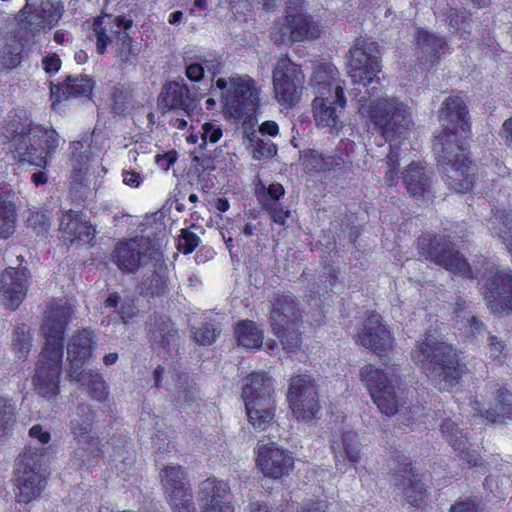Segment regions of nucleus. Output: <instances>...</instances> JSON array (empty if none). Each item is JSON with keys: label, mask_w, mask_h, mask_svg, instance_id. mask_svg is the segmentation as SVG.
I'll use <instances>...</instances> for the list:
<instances>
[{"label": "nucleus", "mask_w": 512, "mask_h": 512, "mask_svg": "<svg viewBox=\"0 0 512 512\" xmlns=\"http://www.w3.org/2000/svg\"><path fill=\"white\" fill-rule=\"evenodd\" d=\"M0 134L11 142L13 157L31 165L45 168L48 157L58 147V133L31 121L25 112L7 116Z\"/></svg>", "instance_id": "nucleus-1"}, {"label": "nucleus", "mask_w": 512, "mask_h": 512, "mask_svg": "<svg viewBox=\"0 0 512 512\" xmlns=\"http://www.w3.org/2000/svg\"><path fill=\"white\" fill-rule=\"evenodd\" d=\"M315 98L312 112L316 125L330 130H339L343 124L340 110L346 106L344 82L339 78V71L331 63L317 65L309 83Z\"/></svg>", "instance_id": "nucleus-2"}, {"label": "nucleus", "mask_w": 512, "mask_h": 512, "mask_svg": "<svg viewBox=\"0 0 512 512\" xmlns=\"http://www.w3.org/2000/svg\"><path fill=\"white\" fill-rule=\"evenodd\" d=\"M411 358L440 390L449 389L464 374L457 350L431 334L417 341Z\"/></svg>", "instance_id": "nucleus-3"}, {"label": "nucleus", "mask_w": 512, "mask_h": 512, "mask_svg": "<svg viewBox=\"0 0 512 512\" xmlns=\"http://www.w3.org/2000/svg\"><path fill=\"white\" fill-rule=\"evenodd\" d=\"M360 112L381 129L382 136L390 145L388 180H393L394 169L398 166L395 148L406 139L413 125L411 109L395 97H383L362 106Z\"/></svg>", "instance_id": "nucleus-4"}, {"label": "nucleus", "mask_w": 512, "mask_h": 512, "mask_svg": "<svg viewBox=\"0 0 512 512\" xmlns=\"http://www.w3.org/2000/svg\"><path fill=\"white\" fill-rule=\"evenodd\" d=\"M46 448L26 447L18 456L15 466L16 497L19 502L30 503L46 487Z\"/></svg>", "instance_id": "nucleus-5"}, {"label": "nucleus", "mask_w": 512, "mask_h": 512, "mask_svg": "<svg viewBox=\"0 0 512 512\" xmlns=\"http://www.w3.org/2000/svg\"><path fill=\"white\" fill-rule=\"evenodd\" d=\"M215 84L222 91L221 101L225 114L240 119L248 118L256 111L258 88L249 75L235 74L228 78H218Z\"/></svg>", "instance_id": "nucleus-6"}, {"label": "nucleus", "mask_w": 512, "mask_h": 512, "mask_svg": "<svg viewBox=\"0 0 512 512\" xmlns=\"http://www.w3.org/2000/svg\"><path fill=\"white\" fill-rule=\"evenodd\" d=\"M270 326L283 348L296 351L301 345L302 314L299 304L290 295H275L271 300Z\"/></svg>", "instance_id": "nucleus-7"}, {"label": "nucleus", "mask_w": 512, "mask_h": 512, "mask_svg": "<svg viewBox=\"0 0 512 512\" xmlns=\"http://www.w3.org/2000/svg\"><path fill=\"white\" fill-rule=\"evenodd\" d=\"M359 376L380 412L387 416L394 415L399 408V399L394 387L398 377L394 371L367 364L360 369Z\"/></svg>", "instance_id": "nucleus-8"}, {"label": "nucleus", "mask_w": 512, "mask_h": 512, "mask_svg": "<svg viewBox=\"0 0 512 512\" xmlns=\"http://www.w3.org/2000/svg\"><path fill=\"white\" fill-rule=\"evenodd\" d=\"M482 294L487 307L497 314H512V272L487 263Z\"/></svg>", "instance_id": "nucleus-9"}, {"label": "nucleus", "mask_w": 512, "mask_h": 512, "mask_svg": "<svg viewBox=\"0 0 512 512\" xmlns=\"http://www.w3.org/2000/svg\"><path fill=\"white\" fill-rule=\"evenodd\" d=\"M275 99L285 107L296 106L302 97L305 75L301 67L288 58L278 60L272 73Z\"/></svg>", "instance_id": "nucleus-10"}, {"label": "nucleus", "mask_w": 512, "mask_h": 512, "mask_svg": "<svg viewBox=\"0 0 512 512\" xmlns=\"http://www.w3.org/2000/svg\"><path fill=\"white\" fill-rule=\"evenodd\" d=\"M287 400L297 420L308 422L316 418L319 413L317 385L309 375H296L290 379Z\"/></svg>", "instance_id": "nucleus-11"}, {"label": "nucleus", "mask_w": 512, "mask_h": 512, "mask_svg": "<svg viewBox=\"0 0 512 512\" xmlns=\"http://www.w3.org/2000/svg\"><path fill=\"white\" fill-rule=\"evenodd\" d=\"M322 32V26L311 15L288 12L283 20L275 23L271 38L276 44H289L319 38Z\"/></svg>", "instance_id": "nucleus-12"}, {"label": "nucleus", "mask_w": 512, "mask_h": 512, "mask_svg": "<svg viewBox=\"0 0 512 512\" xmlns=\"http://www.w3.org/2000/svg\"><path fill=\"white\" fill-rule=\"evenodd\" d=\"M418 246L421 254L437 265L454 273L465 276L472 275L467 260L445 238L430 235L422 236L419 238Z\"/></svg>", "instance_id": "nucleus-13"}, {"label": "nucleus", "mask_w": 512, "mask_h": 512, "mask_svg": "<svg viewBox=\"0 0 512 512\" xmlns=\"http://www.w3.org/2000/svg\"><path fill=\"white\" fill-rule=\"evenodd\" d=\"M379 71L378 45L375 42L358 40L348 52L349 77L354 83L367 86Z\"/></svg>", "instance_id": "nucleus-14"}, {"label": "nucleus", "mask_w": 512, "mask_h": 512, "mask_svg": "<svg viewBox=\"0 0 512 512\" xmlns=\"http://www.w3.org/2000/svg\"><path fill=\"white\" fill-rule=\"evenodd\" d=\"M63 12L64 5L61 0H40L38 5L27 1L16 19L35 36L40 32L50 31L59 22Z\"/></svg>", "instance_id": "nucleus-15"}, {"label": "nucleus", "mask_w": 512, "mask_h": 512, "mask_svg": "<svg viewBox=\"0 0 512 512\" xmlns=\"http://www.w3.org/2000/svg\"><path fill=\"white\" fill-rule=\"evenodd\" d=\"M72 315V308L67 304H51L44 313L41 333L45 345L41 353L45 355L59 352L63 356V340L67 325Z\"/></svg>", "instance_id": "nucleus-16"}, {"label": "nucleus", "mask_w": 512, "mask_h": 512, "mask_svg": "<svg viewBox=\"0 0 512 512\" xmlns=\"http://www.w3.org/2000/svg\"><path fill=\"white\" fill-rule=\"evenodd\" d=\"M152 242L146 237H135L116 244L111 259L124 273H135L150 259Z\"/></svg>", "instance_id": "nucleus-17"}, {"label": "nucleus", "mask_w": 512, "mask_h": 512, "mask_svg": "<svg viewBox=\"0 0 512 512\" xmlns=\"http://www.w3.org/2000/svg\"><path fill=\"white\" fill-rule=\"evenodd\" d=\"M462 132L454 133L442 131L434 142L433 149L436 154L440 170L445 166H452L468 160L466 151L470 137L469 127L463 126Z\"/></svg>", "instance_id": "nucleus-18"}, {"label": "nucleus", "mask_w": 512, "mask_h": 512, "mask_svg": "<svg viewBox=\"0 0 512 512\" xmlns=\"http://www.w3.org/2000/svg\"><path fill=\"white\" fill-rule=\"evenodd\" d=\"M257 467L265 477L281 479L288 476L294 467L292 454L274 442L257 445Z\"/></svg>", "instance_id": "nucleus-19"}, {"label": "nucleus", "mask_w": 512, "mask_h": 512, "mask_svg": "<svg viewBox=\"0 0 512 512\" xmlns=\"http://www.w3.org/2000/svg\"><path fill=\"white\" fill-rule=\"evenodd\" d=\"M62 358L56 354H40L36 364L33 385L38 395L45 399L55 398L59 394V380L62 370Z\"/></svg>", "instance_id": "nucleus-20"}, {"label": "nucleus", "mask_w": 512, "mask_h": 512, "mask_svg": "<svg viewBox=\"0 0 512 512\" xmlns=\"http://www.w3.org/2000/svg\"><path fill=\"white\" fill-rule=\"evenodd\" d=\"M356 342L369 349L377 356H386L395 345V339L382 323L379 314L373 313L365 320L356 335Z\"/></svg>", "instance_id": "nucleus-21"}, {"label": "nucleus", "mask_w": 512, "mask_h": 512, "mask_svg": "<svg viewBox=\"0 0 512 512\" xmlns=\"http://www.w3.org/2000/svg\"><path fill=\"white\" fill-rule=\"evenodd\" d=\"M29 272L24 267H9L0 274V299L5 307L15 310L28 291Z\"/></svg>", "instance_id": "nucleus-22"}, {"label": "nucleus", "mask_w": 512, "mask_h": 512, "mask_svg": "<svg viewBox=\"0 0 512 512\" xmlns=\"http://www.w3.org/2000/svg\"><path fill=\"white\" fill-rule=\"evenodd\" d=\"M158 106L163 116L173 110H179L189 116L196 104L188 85L182 80L171 81L163 86Z\"/></svg>", "instance_id": "nucleus-23"}, {"label": "nucleus", "mask_w": 512, "mask_h": 512, "mask_svg": "<svg viewBox=\"0 0 512 512\" xmlns=\"http://www.w3.org/2000/svg\"><path fill=\"white\" fill-rule=\"evenodd\" d=\"M97 347L94 331L90 328L77 330L67 344V359L69 370L86 369L84 364L88 362Z\"/></svg>", "instance_id": "nucleus-24"}, {"label": "nucleus", "mask_w": 512, "mask_h": 512, "mask_svg": "<svg viewBox=\"0 0 512 512\" xmlns=\"http://www.w3.org/2000/svg\"><path fill=\"white\" fill-rule=\"evenodd\" d=\"M229 486L222 480L207 478L199 485L202 512H235L233 505L224 500Z\"/></svg>", "instance_id": "nucleus-25"}, {"label": "nucleus", "mask_w": 512, "mask_h": 512, "mask_svg": "<svg viewBox=\"0 0 512 512\" xmlns=\"http://www.w3.org/2000/svg\"><path fill=\"white\" fill-rule=\"evenodd\" d=\"M445 45L446 42L437 35L424 29L416 30L414 53L425 67H431L438 61Z\"/></svg>", "instance_id": "nucleus-26"}, {"label": "nucleus", "mask_w": 512, "mask_h": 512, "mask_svg": "<svg viewBox=\"0 0 512 512\" xmlns=\"http://www.w3.org/2000/svg\"><path fill=\"white\" fill-rule=\"evenodd\" d=\"M467 114V107L460 96L446 98L439 113V120L444 128L443 131L462 132L464 124L470 128Z\"/></svg>", "instance_id": "nucleus-27"}, {"label": "nucleus", "mask_w": 512, "mask_h": 512, "mask_svg": "<svg viewBox=\"0 0 512 512\" xmlns=\"http://www.w3.org/2000/svg\"><path fill=\"white\" fill-rule=\"evenodd\" d=\"M161 484L169 501L179 503L180 497L191 493L186 471L179 465H167L160 472Z\"/></svg>", "instance_id": "nucleus-28"}, {"label": "nucleus", "mask_w": 512, "mask_h": 512, "mask_svg": "<svg viewBox=\"0 0 512 512\" xmlns=\"http://www.w3.org/2000/svg\"><path fill=\"white\" fill-rule=\"evenodd\" d=\"M59 229L63 237L71 243L78 241L90 244L95 236V229L81 215L73 211L65 212L60 220Z\"/></svg>", "instance_id": "nucleus-29"}, {"label": "nucleus", "mask_w": 512, "mask_h": 512, "mask_svg": "<svg viewBox=\"0 0 512 512\" xmlns=\"http://www.w3.org/2000/svg\"><path fill=\"white\" fill-rule=\"evenodd\" d=\"M150 342L158 352H167L177 345L178 332L170 319L155 316L149 326Z\"/></svg>", "instance_id": "nucleus-30"}, {"label": "nucleus", "mask_w": 512, "mask_h": 512, "mask_svg": "<svg viewBox=\"0 0 512 512\" xmlns=\"http://www.w3.org/2000/svg\"><path fill=\"white\" fill-rule=\"evenodd\" d=\"M72 381L86 388L89 397L98 402H104L109 396V387L103 376L91 369L69 370Z\"/></svg>", "instance_id": "nucleus-31"}, {"label": "nucleus", "mask_w": 512, "mask_h": 512, "mask_svg": "<svg viewBox=\"0 0 512 512\" xmlns=\"http://www.w3.org/2000/svg\"><path fill=\"white\" fill-rule=\"evenodd\" d=\"M94 87V81L88 75L68 76L62 85H53L50 89L53 105L61 99L70 97L90 96Z\"/></svg>", "instance_id": "nucleus-32"}, {"label": "nucleus", "mask_w": 512, "mask_h": 512, "mask_svg": "<svg viewBox=\"0 0 512 512\" xmlns=\"http://www.w3.org/2000/svg\"><path fill=\"white\" fill-rule=\"evenodd\" d=\"M273 380L266 373L255 372L244 379L242 397L244 403L262 402L264 398H274Z\"/></svg>", "instance_id": "nucleus-33"}, {"label": "nucleus", "mask_w": 512, "mask_h": 512, "mask_svg": "<svg viewBox=\"0 0 512 512\" xmlns=\"http://www.w3.org/2000/svg\"><path fill=\"white\" fill-rule=\"evenodd\" d=\"M395 485L412 506H418L425 496V487L419 475L406 465L400 473L395 474Z\"/></svg>", "instance_id": "nucleus-34"}, {"label": "nucleus", "mask_w": 512, "mask_h": 512, "mask_svg": "<svg viewBox=\"0 0 512 512\" xmlns=\"http://www.w3.org/2000/svg\"><path fill=\"white\" fill-rule=\"evenodd\" d=\"M441 432L453 449L458 452L459 457L466 461L468 466L471 467L478 464L479 455L476 451L469 450L467 436L463 434L462 430L453 421H444L441 425Z\"/></svg>", "instance_id": "nucleus-35"}, {"label": "nucleus", "mask_w": 512, "mask_h": 512, "mask_svg": "<svg viewBox=\"0 0 512 512\" xmlns=\"http://www.w3.org/2000/svg\"><path fill=\"white\" fill-rule=\"evenodd\" d=\"M485 416L491 422H503L512 416V393L502 387H495L486 402Z\"/></svg>", "instance_id": "nucleus-36"}, {"label": "nucleus", "mask_w": 512, "mask_h": 512, "mask_svg": "<svg viewBox=\"0 0 512 512\" xmlns=\"http://www.w3.org/2000/svg\"><path fill=\"white\" fill-rule=\"evenodd\" d=\"M117 27L123 31L115 30L116 33V57L120 64L132 65L137 60L139 49L133 45L132 37L127 33L132 27V20L125 19L124 17H116Z\"/></svg>", "instance_id": "nucleus-37"}, {"label": "nucleus", "mask_w": 512, "mask_h": 512, "mask_svg": "<svg viewBox=\"0 0 512 512\" xmlns=\"http://www.w3.org/2000/svg\"><path fill=\"white\" fill-rule=\"evenodd\" d=\"M15 193L7 185H0V238L7 239L16 228Z\"/></svg>", "instance_id": "nucleus-38"}, {"label": "nucleus", "mask_w": 512, "mask_h": 512, "mask_svg": "<svg viewBox=\"0 0 512 512\" xmlns=\"http://www.w3.org/2000/svg\"><path fill=\"white\" fill-rule=\"evenodd\" d=\"M446 183L457 192H467L473 187L474 167L469 160L441 170Z\"/></svg>", "instance_id": "nucleus-39"}, {"label": "nucleus", "mask_w": 512, "mask_h": 512, "mask_svg": "<svg viewBox=\"0 0 512 512\" xmlns=\"http://www.w3.org/2000/svg\"><path fill=\"white\" fill-rule=\"evenodd\" d=\"M249 423L258 431L266 430L275 421V400L264 398L262 402L245 404Z\"/></svg>", "instance_id": "nucleus-40"}, {"label": "nucleus", "mask_w": 512, "mask_h": 512, "mask_svg": "<svg viewBox=\"0 0 512 512\" xmlns=\"http://www.w3.org/2000/svg\"><path fill=\"white\" fill-rule=\"evenodd\" d=\"M403 183L408 193L422 198L430 192V177L419 163H411L403 173Z\"/></svg>", "instance_id": "nucleus-41"}, {"label": "nucleus", "mask_w": 512, "mask_h": 512, "mask_svg": "<svg viewBox=\"0 0 512 512\" xmlns=\"http://www.w3.org/2000/svg\"><path fill=\"white\" fill-rule=\"evenodd\" d=\"M336 462L340 459L357 464L360 460V443L355 432H345L331 444Z\"/></svg>", "instance_id": "nucleus-42"}, {"label": "nucleus", "mask_w": 512, "mask_h": 512, "mask_svg": "<svg viewBox=\"0 0 512 512\" xmlns=\"http://www.w3.org/2000/svg\"><path fill=\"white\" fill-rule=\"evenodd\" d=\"M76 442L77 448L73 452L72 462L78 467L90 463L102 453L103 444L95 433L85 436Z\"/></svg>", "instance_id": "nucleus-43"}, {"label": "nucleus", "mask_w": 512, "mask_h": 512, "mask_svg": "<svg viewBox=\"0 0 512 512\" xmlns=\"http://www.w3.org/2000/svg\"><path fill=\"white\" fill-rule=\"evenodd\" d=\"M238 343L247 349H257L263 343V333L251 320H243L236 325Z\"/></svg>", "instance_id": "nucleus-44"}, {"label": "nucleus", "mask_w": 512, "mask_h": 512, "mask_svg": "<svg viewBox=\"0 0 512 512\" xmlns=\"http://www.w3.org/2000/svg\"><path fill=\"white\" fill-rule=\"evenodd\" d=\"M167 290V276L165 268L160 266L144 279L139 285V292L144 296H155L165 293Z\"/></svg>", "instance_id": "nucleus-45"}, {"label": "nucleus", "mask_w": 512, "mask_h": 512, "mask_svg": "<svg viewBox=\"0 0 512 512\" xmlns=\"http://www.w3.org/2000/svg\"><path fill=\"white\" fill-rule=\"evenodd\" d=\"M489 229L492 235L501 238L507 247H512V211L491 218Z\"/></svg>", "instance_id": "nucleus-46"}, {"label": "nucleus", "mask_w": 512, "mask_h": 512, "mask_svg": "<svg viewBox=\"0 0 512 512\" xmlns=\"http://www.w3.org/2000/svg\"><path fill=\"white\" fill-rule=\"evenodd\" d=\"M107 19L110 20V22L105 23L104 26H102L104 18L100 17L96 18L93 24V30L97 38L96 49L99 54H104L107 45L111 42V37L109 33L116 34L113 31L119 30L115 18L111 20V17H107ZM120 31H122V29H120Z\"/></svg>", "instance_id": "nucleus-47"}, {"label": "nucleus", "mask_w": 512, "mask_h": 512, "mask_svg": "<svg viewBox=\"0 0 512 512\" xmlns=\"http://www.w3.org/2000/svg\"><path fill=\"white\" fill-rule=\"evenodd\" d=\"M306 166L314 170H330L334 167L340 166L344 160L336 155H323L318 151L312 150L304 156Z\"/></svg>", "instance_id": "nucleus-48"}, {"label": "nucleus", "mask_w": 512, "mask_h": 512, "mask_svg": "<svg viewBox=\"0 0 512 512\" xmlns=\"http://www.w3.org/2000/svg\"><path fill=\"white\" fill-rule=\"evenodd\" d=\"M82 147V143L79 141H75L71 144V149L73 150L71 158L73 172L71 178L73 183L87 185V157L83 155L76 156V152L81 150Z\"/></svg>", "instance_id": "nucleus-49"}, {"label": "nucleus", "mask_w": 512, "mask_h": 512, "mask_svg": "<svg viewBox=\"0 0 512 512\" xmlns=\"http://www.w3.org/2000/svg\"><path fill=\"white\" fill-rule=\"evenodd\" d=\"M21 61V47L18 42L5 44L0 50V70H11Z\"/></svg>", "instance_id": "nucleus-50"}, {"label": "nucleus", "mask_w": 512, "mask_h": 512, "mask_svg": "<svg viewBox=\"0 0 512 512\" xmlns=\"http://www.w3.org/2000/svg\"><path fill=\"white\" fill-rule=\"evenodd\" d=\"M31 334L27 325L17 326L13 332V347L19 359L25 358L31 348Z\"/></svg>", "instance_id": "nucleus-51"}, {"label": "nucleus", "mask_w": 512, "mask_h": 512, "mask_svg": "<svg viewBox=\"0 0 512 512\" xmlns=\"http://www.w3.org/2000/svg\"><path fill=\"white\" fill-rule=\"evenodd\" d=\"M250 153L253 159L265 161L276 155L277 147L270 140L250 138Z\"/></svg>", "instance_id": "nucleus-52"}, {"label": "nucleus", "mask_w": 512, "mask_h": 512, "mask_svg": "<svg viewBox=\"0 0 512 512\" xmlns=\"http://www.w3.org/2000/svg\"><path fill=\"white\" fill-rule=\"evenodd\" d=\"M16 422L15 404L0 396V433L9 431Z\"/></svg>", "instance_id": "nucleus-53"}, {"label": "nucleus", "mask_w": 512, "mask_h": 512, "mask_svg": "<svg viewBox=\"0 0 512 512\" xmlns=\"http://www.w3.org/2000/svg\"><path fill=\"white\" fill-rule=\"evenodd\" d=\"M285 189L280 183H271L268 187L263 186L258 191V198L262 207H267V204L274 205L278 203L284 196Z\"/></svg>", "instance_id": "nucleus-54"}, {"label": "nucleus", "mask_w": 512, "mask_h": 512, "mask_svg": "<svg viewBox=\"0 0 512 512\" xmlns=\"http://www.w3.org/2000/svg\"><path fill=\"white\" fill-rule=\"evenodd\" d=\"M70 432L76 441L93 433V419L90 416H77L70 422Z\"/></svg>", "instance_id": "nucleus-55"}, {"label": "nucleus", "mask_w": 512, "mask_h": 512, "mask_svg": "<svg viewBox=\"0 0 512 512\" xmlns=\"http://www.w3.org/2000/svg\"><path fill=\"white\" fill-rule=\"evenodd\" d=\"M220 334V329L212 323H204L193 331L194 340L200 345H211Z\"/></svg>", "instance_id": "nucleus-56"}, {"label": "nucleus", "mask_w": 512, "mask_h": 512, "mask_svg": "<svg viewBox=\"0 0 512 512\" xmlns=\"http://www.w3.org/2000/svg\"><path fill=\"white\" fill-rule=\"evenodd\" d=\"M28 226L39 235H45L50 228V219L44 212H34L28 217Z\"/></svg>", "instance_id": "nucleus-57"}, {"label": "nucleus", "mask_w": 512, "mask_h": 512, "mask_svg": "<svg viewBox=\"0 0 512 512\" xmlns=\"http://www.w3.org/2000/svg\"><path fill=\"white\" fill-rule=\"evenodd\" d=\"M199 241L200 239L195 233L182 229L178 239V249L184 254L191 253L198 246Z\"/></svg>", "instance_id": "nucleus-58"}, {"label": "nucleus", "mask_w": 512, "mask_h": 512, "mask_svg": "<svg viewBox=\"0 0 512 512\" xmlns=\"http://www.w3.org/2000/svg\"><path fill=\"white\" fill-rule=\"evenodd\" d=\"M222 137V129L219 125L211 122H206L202 125L201 130V147L205 146L207 142L216 143Z\"/></svg>", "instance_id": "nucleus-59"}, {"label": "nucleus", "mask_w": 512, "mask_h": 512, "mask_svg": "<svg viewBox=\"0 0 512 512\" xmlns=\"http://www.w3.org/2000/svg\"><path fill=\"white\" fill-rule=\"evenodd\" d=\"M269 214L273 222L284 225L286 220L290 217V211L285 208L280 202L274 205L267 204V207L263 208Z\"/></svg>", "instance_id": "nucleus-60"}, {"label": "nucleus", "mask_w": 512, "mask_h": 512, "mask_svg": "<svg viewBox=\"0 0 512 512\" xmlns=\"http://www.w3.org/2000/svg\"><path fill=\"white\" fill-rule=\"evenodd\" d=\"M138 313L139 309L137 308L133 299L127 298L123 300L120 306L119 316L124 324L131 322L132 319L138 315Z\"/></svg>", "instance_id": "nucleus-61"}, {"label": "nucleus", "mask_w": 512, "mask_h": 512, "mask_svg": "<svg viewBox=\"0 0 512 512\" xmlns=\"http://www.w3.org/2000/svg\"><path fill=\"white\" fill-rule=\"evenodd\" d=\"M450 512H480V509L476 499L460 498L451 506Z\"/></svg>", "instance_id": "nucleus-62"}, {"label": "nucleus", "mask_w": 512, "mask_h": 512, "mask_svg": "<svg viewBox=\"0 0 512 512\" xmlns=\"http://www.w3.org/2000/svg\"><path fill=\"white\" fill-rule=\"evenodd\" d=\"M201 64L213 75L220 73L223 69L222 58L216 55H207L200 59Z\"/></svg>", "instance_id": "nucleus-63"}, {"label": "nucleus", "mask_w": 512, "mask_h": 512, "mask_svg": "<svg viewBox=\"0 0 512 512\" xmlns=\"http://www.w3.org/2000/svg\"><path fill=\"white\" fill-rule=\"evenodd\" d=\"M180 498L181 500H178L179 503L169 501L174 512H196V508L192 500V493Z\"/></svg>", "instance_id": "nucleus-64"}]
</instances>
